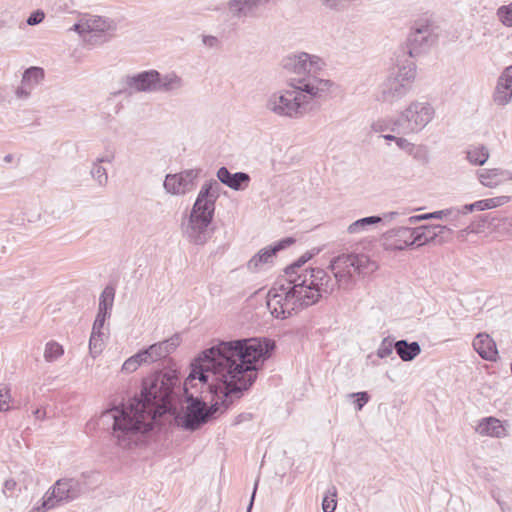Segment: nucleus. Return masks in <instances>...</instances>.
<instances>
[{
  "instance_id": "obj_1",
  "label": "nucleus",
  "mask_w": 512,
  "mask_h": 512,
  "mask_svg": "<svg viewBox=\"0 0 512 512\" xmlns=\"http://www.w3.org/2000/svg\"><path fill=\"white\" fill-rule=\"evenodd\" d=\"M274 346L265 338H243L219 341L204 350L191 363L184 382L187 405L183 412L177 411L180 380L174 372H156L144 379L139 397L104 414L113 418L115 444L132 449L172 420L186 431L198 430L252 386Z\"/></svg>"
},
{
  "instance_id": "obj_2",
  "label": "nucleus",
  "mask_w": 512,
  "mask_h": 512,
  "mask_svg": "<svg viewBox=\"0 0 512 512\" xmlns=\"http://www.w3.org/2000/svg\"><path fill=\"white\" fill-rule=\"evenodd\" d=\"M323 293L310 271L293 279H280L270 288L267 308L277 319H287L298 311L319 302Z\"/></svg>"
},
{
  "instance_id": "obj_3",
  "label": "nucleus",
  "mask_w": 512,
  "mask_h": 512,
  "mask_svg": "<svg viewBox=\"0 0 512 512\" xmlns=\"http://www.w3.org/2000/svg\"><path fill=\"white\" fill-rule=\"evenodd\" d=\"M334 85L332 81L289 80V89L274 92L266 100V109L280 117L298 119L306 114L307 105L314 100H325Z\"/></svg>"
},
{
  "instance_id": "obj_4",
  "label": "nucleus",
  "mask_w": 512,
  "mask_h": 512,
  "mask_svg": "<svg viewBox=\"0 0 512 512\" xmlns=\"http://www.w3.org/2000/svg\"><path fill=\"white\" fill-rule=\"evenodd\" d=\"M328 269L333 277L322 268L310 271L323 295H330L337 288L351 290L355 285L354 274L366 276L374 272L377 265L365 254L344 253L333 257Z\"/></svg>"
},
{
  "instance_id": "obj_5",
  "label": "nucleus",
  "mask_w": 512,
  "mask_h": 512,
  "mask_svg": "<svg viewBox=\"0 0 512 512\" xmlns=\"http://www.w3.org/2000/svg\"><path fill=\"white\" fill-rule=\"evenodd\" d=\"M220 190V183L215 179H210L201 186L184 227V234L190 242L203 245L211 237L210 225L214 218Z\"/></svg>"
},
{
  "instance_id": "obj_6",
  "label": "nucleus",
  "mask_w": 512,
  "mask_h": 512,
  "mask_svg": "<svg viewBox=\"0 0 512 512\" xmlns=\"http://www.w3.org/2000/svg\"><path fill=\"white\" fill-rule=\"evenodd\" d=\"M324 65L325 63L320 57L306 52L291 54L282 60V67L294 74L289 80L313 78L318 81H330L319 76Z\"/></svg>"
},
{
  "instance_id": "obj_7",
  "label": "nucleus",
  "mask_w": 512,
  "mask_h": 512,
  "mask_svg": "<svg viewBox=\"0 0 512 512\" xmlns=\"http://www.w3.org/2000/svg\"><path fill=\"white\" fill-rule=\"evenodd\" d=\"M415 77L416 67L413 62L399 67L397 73L383 84V100L394 103L402 99L411 90Z\"/></svg>"
},
{
  "instance_id": "obj_8",
  "label": "nucleus",
  "mask_w": 512,
  "mask_h": 512,
  "mask_svg": "<svg viewBox=\"0 0 512 512\" xmlns=\"http://www.w3.org/2000/svg\"><path fill=\"white\" fill-rule=\"evenodd\" d=\"M435 110L428 102L413 101L401 112V125L405 124L408 131L418 133L434 118Z\"/></svg>"
},
{
  "instance_id": "obj_9",
  "label": "nucleus",
  "mask_w": 512,
  "mask_h": 512,
  "mask_svg": "<svg viewBox=\"0 0 512 512\" xmlns=\"http://www.w3.org/2000/svg\"><path fill=\"white\" fill-rule=\"evenodd\" d=\"M56 506L78 499L82 494V483L72 477L58 479L46 492Z\"/></svg>"
},
{
  "instance_id": "obj_10",
  "label": "nucleus",
  "mask_w": 512,
  "mask_h": 512,
  "mask_svg": "<svg viewBox=\"0 0 512 512\" xmlns=\"http://www.w3.org/2000/svg\"><path fill=\"white\" fill-rule=\"evenodd\" d=\"M200 169H187L176 174H167L163 183L167 193L185 195L195 189Z\"/></svg>"
},
{
  "instance_id": "obj_11",
  "label": "nucleus",
  "mask_w": 512,
  "mask_h": 512,
  "mask_svg": "<svg viewBox=\"0 0 512 512\" xmlns=\"http://www.w3.org/2000/svg\"><path fill=\"white\" fill-rule=\"evenodd\" d=\"M434 42L429 25L415 27L407 38V53L415 57L425 52Z\"/></svg>"
},
{
  "instance_id": "obj_12",
  "label": "nucleus",
  "mask_w": 512,
  "mask_h": 512,
  "mask_svg": "<svg viewBox=\"0 0 512 512\" xmlns=\"http://www.w3.org/2000/svg\"><path fill=\"white\" fill-rule=\"evenodd\" d=\"M295 242L293 237H286L276 242L274 245L261 249L256 255H254L248 262L247 267L252 272H257L264 264L273 262V258L276 254L292 245Z\"/></svg>"
},
{
  "instance_id": "obj_13",
  "label": "nucleus",
  "mask_w": 512,
  "mask_h": 512,
  "mask_svg": "<svg viewBox=\"0 0 512 512\" xmlns=\"http://www.w3.org/2000/svg\"><path fill=\"white\" fill-rule=\"evenodd\" d=\"M159 79L157 70L142 71L125 77V84L136 92H156V82Z\"/></svg>"
},
{
  "instance_id": "obj_14",
  "label": "nucleus",
  "mask_w": 512,
  "mask_h": 512,
  "mask_svg": "<svg viewBox=\"0 0 512 512\" xmlns=\"http://www.w3.org/2000/svg\"><path fill=\"white\" fill-rule=\"evenodd\" d=\"M179 344L180 336L175 334L167 340L150 345L147 349L142 350V352L148 363L155 362L175 351Z\"/></svg>"
},
{
  "instance_id": "obj_15",
  "label": "nucleus",
  "mask_w": 512,
  "mask_h": 512,
  "mask_svg": "<svg viewBox=\"0 0 512 512\" xmlns=\"http://www.w3.org/2000/svg\"><path fill=\"white\" fill-rule=\"evenodd\" d=\"M216 176L220 183L235 191H244L246 188H248L251 182V177L248 173H231L225 166H222L218 169Z\"/></svg>"
},
{
  "instance_id": "obj_16",
  "label": "nucleus",
  "mask_w": 512,
  "mask_h": 512,
  "mask_svg": "<svg viewBox=\"0 0 512 512\" xmlns=\"http://www.w3.org/2000/svg\"><path fill=\"white\" fill-rule=\"evenodd\" d=\"M410 227L402 226L391 229L384 234L385 247L387 250H404L413 246L410 244L411 236Z\"/></svg>"
},
{
  "instance_id": "obj_17",
  "label": "nucleus",
  "mask_w": 512,
  "mask_h": 512,
  "mask_svg": "<svg viewBox=\"0 0 512 512\" xmlns=\"http://www.w3.org/2000/svg\"><path fill=\"white\" fill-rule=\"evenodd\" d=\"M473 347L479 356L488 361H495L498 351L494 340L486 333H479L473 340Z\"/></svg>"
},
{
  "instance_id": "obj_18",
  "label": "nucleus",
  "mask_w": 512,
  "mask_h": 512,
  "mask_svg": "<svg viewBox=\"0 0 512 512\" xmlns=\"http://www.w3.org/2000/svg\"><path fill=\"white\" fill-rule=\"evenodd\" d=\"M85 21L87 33L89 34L88 42L91 44L103 42V32L110 27L107 20L100 16H89L85 18Z\"/></svg>"
},
{
  "instance_id": "obj_19",
  "label": "nucleus",
  "mask_w": 512,
  "mask_h": 512,
  "mask_svg": "<svg viewBox=\"0 0 512 512\" xmlns=\"http://www.w3.org/2000/svg\"><path fill=\"white\" fill-rule=\"evenodd\" d=\"M476 432L483 436L495 438H503L507 435L501 421L492 416L481 419L476 427Z\"/></svg>"
},
{
  "instance_id": "obj_20",
  "label": "nucleus",
  "mask_w": 512,
  "mask_h": 512,
  "mask_svg": "<svg viewBox=\"0 0 512 512\" xmlns=\"http://www.w3.org/2000/svg\"><path fill=\"white\" fill-rule=\"evenodd\" d=\"M477 175L480 183L489 188H494L503 181L512 179V174L502 169H481Z\"/></svg>"
},
{
  "instance_id": "obj_21",
  "label": "nucleus",
  "mask_w": 512,
  "mask_h": 512,
  "mask_svg": "<svg viewBox=\"0 0 512 512\" xmlns=\"http://www.w3.org/2000/svg\"><path fill=\"white\" fill-rule=\"evenodd\" d=\"M394 350L404 362L413 361L422 351L418 342H408L404 339L394 342Z\"/></svg>"
},
{
  "instance_id": "obj_22",
  "label": "nucleus",
  "mask_w": 512,
  "mask_h": 512,
  "mask_svg": "<svg viewBox=\"0 0 512 512\" xmlns=\"http://www.w3.org/2000/svg\"><path fill=\"white\" fill-rule=\"evenodd\" d=\"M512 98V81L501 74L493 94L494 102L499 106L507 105Z\"/></svg>"
},
{
  "instance_id": "obj_23",
  "label": "nucleus",
  "mask_w": 512,
  "mask_h": 512,
  "mask_svg": "<svg viewBox=\"0 0 512 512\" xmlns=\"http://www.w3.org/2000/svg\"><path fill=\"white\" fill-rule=\"evenodd\" d=\"M266 0H230L228 3L229 11L234 17L251 16L253 10Z\"/></svg>"
},
{
  "instance_id": "obj_24",
  "label": "nucleus",
  "mask_w": 512,
  "mask_h": 512,
  "mask_svg": "<svg viewBox=\"0 0 512 512\" xmlns=\"http://www.w3.org/2000/svg\"><path fill=\"white\" fill-rule=\"evenodd\" d=\"M183 86L182 79L175 73L162 75L159 73V79L156 82V92H171L180 89Z\"/></svg>"
},
{
  "instance_id": "obj_25",
  "label": "nucleus",
  "mask_w": 512,
  "mask_h": 512,
  "mask_svg": "<svg viewBox=\"0 0 512 512\" xmlns=\"http://www.w3.org/2000/svg\"><path fill=\"white\" fill-rule=\"evenodd\" d=\"M401 126V120L393 119L389 117L378 118L371 123V130L376 133H381L385 131L391 132H399V127Z\"/></svg>"
},
{
  "instance_id": "obj_26",
  "label": "nucleus",
  "mask_w": 512,
  "mask_h": 512,
  "mask_svg": "<svg viewBox=\"0 0 512 512\" xmlns=\"http://www.w3.org/2000/svg\"><path fill=\"white\" fill-rule=\"evenodd\" d=\"M382 221L383 218L378 215L364 217L351 223L347 228V232L350 234H357L368 230L370 226L376 225Z\"/></svg>"
},
{
  "instance_id": "obj_27",
  "label": "nucleus",
  "mask_w": 512,
  "mask_h": 512,
  "mask_svg": "<svg viewBox=\"0 0 512 512\" xmlns=\"http://www.w3.org/2000/svg\"><path fill=\"white\" fill-rule=\"evenodd\" d=\"M467 160L477 166H482L489 159V150L484 145L473 146L466 152Z\"/></svg>"
},
{
  "instance_id": "obj_28",
  "label": "nucleus",
  "mask_w": 512,
  "mask_h": 512,
  "mask_svg": "<svg viewBox=\"0 0 512 512\" xmlns=\"http://www.w3.org/2000/svg\"><path fill=\"white\" fill-rule=\"evenodd\" d=\"M312 255L310 253H305L300 258H298L295 262L285 268V276L287 279H293L295 276L303 275L314 268L303 269L302 266L310 260Z\"/></svg>"
},
{
  "instance_id": "obj_29",
  "label": "nucleus",
  "mask_w": 512,
  "mask_h": 512,
  "mask_svg": "<svg viewBox=\"0 0 512 512\" xmlns=\"http://www.w3.org/2000/svg\"><path fill=\"white\" fill-rule=\"evenodd\" d=\"M44 79V70L40 67L32 66L26 69L22 76V84L33 89Z\"/></svg>"
},
{
  "instance_id": "obj_30",
  "label": "nucleus",
  "mask_w": 512,
  "mask_h": 512,
  "mask_svg": "<svg viewBox=\"0 0 512 512\" xmlns=\"http://www.w3.org/2000/svg\"><path fill=\"white\" fill-rule=\"evenodd\" d=\"M114 297V288L111 286H107L100 295L98 313L110 316V311L113 307Z\"/></svg>"
},
{
  "instance_id": "obj_31",
  "label": "nucleus",
  "mask_w": 512,
  "mask_h": 512,
  "mask_svg": "<svg viewBox=\"0 0 512 512\" xmlns=\"http://www.w3.org/2000/svg\"><path fill=\"white\" fill-rule=\"evenodd\" d=\"M64 353L62 345L55 341H50L46 344L44 351V358L47 362H53L57 360Z\"/></svg>"
},
{
  "instance_id": "obj_32",
  "label": "nucleus",
  "mask_w": 512,
  "mask_h": 512,
  "mask_svg": "<svg viewBox=\"0 0 512 512\" xmlns=\"http://www.w3.org/2000/svg\"><path fill=\"white\" fill-rule=\"evenodd\" d=\"M141 363H148L142 351L127 359L122 365V370L128 373L134 372Z\"/></svg>"
},
{
  "instance_id": "obj_33",
  "label": "nucleus",
  "mask_w": 512,
  "mask_h": 512,
  "mask_svg": "<svg viewBox=\"0 0 512 512\" xmlns=\"http://www.w3.org/2000/svg\"><path fill=\"white\" fill-rule=\"evenodd\" d=\"M408 154L418 162L425 164L429 161V150L425 145L412 144Z\"/></svg>"
},
{
  "instance_id": "obj_34",
  "label": "nucleus",
  "mask_w": 512,
  "mask_h": 512,
  "mask_svg": "<svg viewBox=\"0 0 512 512\" xmlns=\"http://www.w3.org/2000/svg\"><path fill=\"white\" fill-rule=\"evenodd\" d=\"M103 336V333L91 332L89 339V350L92 357H96L102 352L104 346Z\"/></svg>"
},
{
  "instance_id": "obj_35",
  "label": "nucleus",
  "mask_w": 512,
  "mask_h": 512,
  "mask_svg": "<svg viewBox=\"0 0 512 512\" xmlns=\"http://www.w3.org/2000/svg\"><path fill=\"white\" fill-rule=\"evenodd\" d=\"M90 174L94 180L97 181L100 187H105L108 183V174L104 167L98 165V163H93Z\"/></svg>"
},
{
  "instance_id": "obj_36",
  "label": "nucleus",
  "mask_w": 512,
  "mask_h": 512,
  "mask_svg": "<svg viewBox=\"0 0 512 512\" xmlns=\"http://www.w3.org/2000/svg\"><path fill=\"white\" fill-rule=\"evenodd\" d=\"M337 495V490L335 486H332L328 490V495L324 496L322 500V509L323 512H334L337 506V501L335 499Z\"/></svg>"
},
{
  "instance_id": "obj_37",
  "label": "nucleus",
  "mask_w": 512,
  "mask_h": 512,
  "mask_svg": "<svg viewBox=\"0 0 512 512\" xmlns=\"http://www.w3.org/2000/svg\"><path fill=\"white\" fill-rule=\"evenodd\" d=\"M500 21L508 27H512V3L507 6H501L497 10Z\"/></svg>"
},
{
  "instance_id": "obj_38",
  "label": "nucleus",
  "mask_w": 512,
  "mask_h": 512,
  "mask_svg": "<svg viewBox=\"0 0 512 512\" xmlns=\"http://www.w3.org/2000/svg\"><path fill=\"white\" fill-rule=\"evenodd\" d=\"M394 343L389 337L384 338L377 350V356L381 359L386 358L392 354Z\"/></svg>"
},
{
  "instance_id": "obj_39",
  "label": "nucleus",
  "mask_w": 512,
  "mask_h": 512,
  "mask_svg": "<svg viewBox=\"0 0 512 512\" xmlns=\"http://www.w3.org/2000/svg\"><path fill=\"white\" fill-rule=\"evenodd\" d=\"M421 227L423 229V235H424L423 239L426 241V244L429 242H432V241H436L437 243H439L438 234H437V232H439V230H436L439 228L436 227V225H423Z\"/></svg>"
},
{
  "instance_id": "obj_40",
  "label": "nucleus",
  "mask_w": 512,
  "mask_h": 512,
  "mask_svg": "<svg viewBox=\"0 0 512 512\" xmlns=\"http://www.w3.org/2000/svg\"><path fill=\"white\" fill-rule=\"evenodd\" d=\"M54 507H56L55 503L50 498V496L47 493H45L43 498H42L41 504L38 505V506L33 507L30 512H45V511L50 510V509H52Z\"/></svg>"
},
{
  "instance_id": "obj_41",
  "label": "nucleus",
  "mask_w": 512,
  "mask_h": 512,
  "mask_svg": "<svg viewBox=\"0 0 512 512\" xmlns=\"http://www.w3.org/2000/svg\"><path fill=\"white\" fill-rule=\"evenodd\" d=\"M410 232L413 234L411 236L410 244L416 245V246H422L426 244V241L423 239V229L421 226L416 228H410Z\"/></svg>"
},
{
  "instance_id": "obj_42",
  "label": "nucleus",
  "mask_w": 512,
  "mask_h": 512,
  "mask_svg": "<svg viewBox=\"0 0 512 512\" xmlns=\"http://www.w3.org/2000/svg\"><path fill=\"white\" fill-rule=\"evenodd\" d=\"M349 397L355 398L354 403H355L357 410H361L364 407V405L367 404V402L369 401V398H370L369 394L365 391L351 393V394H349Z\"/></svg>"
},
{
  "instance_id": "obj_43",
  "label": "nucleus",
  "mask_w": 512,
  "mask_h": 512,
  "mask_svg": "<svg viewBox=\"0 0 512 512\" xmlns=\"http://www.w3.org/2000/svg\"><path fill=\"white\" fill-rule=\"evenodd\" d=\"M10 400V389L7 385L0 386V411L9 409L8 401Z\"/></svg>"
},
{
  "instance_id": "obj_44",
  "label": "nucleus",
  "mask_w": 512,
  "mask_h": 512,
  "mask_svg": "<svg viewBox=\"0 0 512 512\" xmlns=\"http://www.w3.org/2000/svg\"><path fill=\"white\" fill-rule=\"evenodd\" d=\"M455 212H457V211L450 208V209H444V210L435 211V212H432V213H426V214H423V217L425 218V220H429V219H442L443 217H450L452 219V215Z\"/></svg>"
},
{
  "instance_id": "obj_45",
  "label": "nucleus",
  "mask_w": 512,
  "mask_h": 512,
  "mask_svg": "<svg viewBox=\"0 0 512 512\" xmlns=\"http://www.w3.org/2000/svg\"><path fill=\"white\" fill-rule=\"evenodd\" d=\"M509 199L510 198L508 196H499V197L483 199V200H484V204H485V209L487 210V209H492V208L504 205L509 201Z\"/></svg>"
},
{
  "instance_id": "obj_46",
  "label": "nucleus",
  "mask_w": 512,
  "mask_h": 512,
  "mask_svg": "<svg viewBox=\"0 0 512 512\" xmlns=\"http://www.w3.org/2000/svg\"><path fill=\"white\" fill-rule=\"evenodd\" d=\"M45 18V13L38 9L34 12H32L27 20H26V23L29 25V26H35V25H38L40 24Z\"/></svg>"
},
{
  "instance_id": "obj_47",
  "label": "nucleus",
  "mask_w": 512,
  "mask_h": 512,
  "mask_svg": "<svg viewBox=\"0 0 512 512\" xmlns=\"http://www.w3.org/2000/svg\"><path fill=\"white\" fill-rule=\"evenodd\" d=\"M70 30L77 32L79 35L83 37L85 41L88 42L89 34L87 33L85 18L81 19L80 22L74 24Z\"/></svg>"
},
{
  "instance_id": "obj_48",
  "label": "nucleus",
  "mask_w": 512,
  "mask_h": 512,
  "mask_svg": "<svg viewBox=\"0 0 512 512\" xmlns=\"http://www.w3.org/2000/svg\"><path fill=\"white\" fill-rule=\"evenodd\" d=\"M436 227L441 228L438 229L439 232H437L439 244L448 241L453 232V229L447 225H436Z\"/></svg>"
},
{
  "instance_id": "obj_49",
  "label": "nucleus",
  "mask_w": 512,
  "mask_h": 512,
  "mask_svg": "<svg viewBox=\"0 0 512 512\" xmlns=\"http://www.w3.org/2000/svg\"><path fill=\"white\" fill-rule=\"evenodd\" d=\"M109 317L106 314L97 313L96 319L93 323L92 332L94 333H103L102 329L105 323L106 318Z\"/></svg>"
},
{
  "instance_id": "obj_50",
  "label": "nucleus",
  "mask_w": 512,
  "mask_h": 512,
  "mask_svg": "<svg viewBox=\"0 0 512 512\" xmlns=\"http://www.w3.org/2000/svg\"><path fill=\"white\" fill-rule=\"evenodd\" d=\"M454 210L458 211L455 212L453 215H452V221H457L459 219L460 216L462 215H466L468 213H471L474 211V207H473V203L471 204H465L463 205L461 208H453Z\"/></svg>"
},
{
  "instance_id": "obj_51",
  "label": "nucleus",
  "mask_w": 512,
  "mask_h": 512,
  "mask_svg": "<svg viewBox=\"0 0 512 512\" xmlns=\"http://www.w3.org/2000/svg\"><path fill=\"white\" fill-rule=\"evenodd\" d=\"M31 90L27 85L21 83V86L16 90V96L21 99H27L30 96Z\"/></svg>"
},
{
  "instance_id": "obj_52",
  "label": "nucleus",
  "mask_w": 512,
  "mask_h": 512,
  "mask_svg": "<svg viewBox=\"0 0 512 512\" xmlns=\"http://www.w3.org/2000/svg\"><path fill=\"white\" fill-rule=\"evenodd\" d=\"M395 143L401 150L405 151L406 153L409 152V150L413 144V143L409 142L406 138H403V137H398L397 141Z\"/></svg>"
},
{
  "instance_id": "obj_53",
  "label": "nucleus",
  "mask_w": 512,
  "mask_h": 512,
  "mask_svg": "<svg viewBox=\"0 0 512 512\" xmlns=\"http://www.w3.org/2000/svg\"><path fill=\"white\" fill-rule=\"evenodd\" d=\"M252 419V415L250 413H242V414H239L236 418H235V421H234V424H239L243 421H249Z\"/></svg>"
},
{
  "instance_id": "obj_54",
  "label": "nucleus",
  "mask_w": 512,
  "mask_h": 512,
  "mask_svg": "<svg viewBox=\"0 0 512 512\" xmlns=\"http://www.w3.org/2000/svg\"><path fill=\"white\" fill-rule=\"evenodd\" d=\"M16 487V482L13 479H8L4 482L3 493L6 491H13Z\"/></svg>"
},
{
  "instance_id": "obj_55",
  "label": "nucleus",
  "mask_w": 512,
  "mask_h": 512,
  "mask_svg": "<svg viewBox=\"0 0 512 512\" xmlns=\"http://www.w3.org/2000/svg\"><path fill=\"white\" fill-rule=\"evenodd\" d=\"M218 42L217 38L214 36H203V43L206 46L213 47Z\"/></svg>"
},
{
  "instance_id": "obj_56",
  "label": "nucleus",
  "mask_w": 512,
  "mask_h": 512,
  "mask_svg": "<svg viewBox=\"0 0 512 512\" xmlns=\"http://www.w3.org/2000/svg\"><path fill=\"white\" fill-rule=\"evenodd\" d=\"M258 482H259V480L257 479L255 481V484H254V489H253V492H252V495H251V499H250L249 505L247 507V512H250L252 507H253V503H254L257 487H258Z\"/></svg>"
},
{
  "instance_id": "obj_57",
  "label": "nucleus",
  "mask_w": 512,
  "mask_h": 512,
  "mask_svg": "<svg viewBox=\"0 0 512 512\" xmlns=\"http://www.w3.org/2000/svg\"><path fill=\"white\" fill-rule=\"evenodd\" d=\"M422 220H425V218L423 217V214L411 216V217H409L407 219L409 224H415V223L420 222Z\"/></svg>"
},
{
  "instance_id": "obj_58",
  "label": "nucleus",
  "mask_w": 512,
  "mask_h": 512,
  "mask_svg": "<svg viewBox=\"0 0 512 512\" xmlns=\"http://www.w3.org/2000/svg\"><path fill=\"white\" fill-rule=\"evenodd\" d=\"M473 207H474V210H477V211H484V210H486L485 209L484 200H479V201L474 202L473 203Z\"/></svg>"
},
{
  "instance_id": "obj_59",
  "label": "nucleus",
  "mask_w": 512,
  "mask_h": 512,
  "mask_svg": "<svg viewBox=\"0 0 512 512\" xmlns=\"http://www.w3.org/2000/svg\"><path fill=\"white\" fill-rule=\"evenodd\" d=\"M398 215H399L398 212L393 211V212L384 213L383 216H381V217L383 218V220L391 221Z\"/></svg>"
},
{
  "instance_id": "obj_60",
  "label": "nucleus",
  "mask_w": 512,
  "mask_h": 512,
  "mask_svg": "<svg viewBox=\"0 0 512 512\" xmlns=\"http://www.w3.org/2000/svg\"><path fill=\"white\" fill-rule=\"evenodd\" d=\"M33 414L37 419H43L45 417L46 412L41 408H37L36 410L33 411Z\"/></svg>"
},
{
  "instance_id": "obj_61",
  "label": "nucleus",
  "mask_w": 512,
  "mask_h": 512,
  "mask_svg": "<svg viewBox=\"0 0 512 512\" xmlns=\"http://www.w3.org/2000/svg\"><path fill=\"white\" fill-rule=\"evenodd\" d=\"M113 157H98L93 163H98V165H101V163L108 162L110 163L112 161Z\"/></svg>"
},
{
  "instance_id": "obj_62",
  "label": "nucleus",
  "mask_w": 512,
  "mask_h": 512,
  "mask_svg": "<svg viewBox=\"0 0 512 512\" xmlns=\"http://www.w3.org/2000/svg\"><path fill=\"white\" fill-rule=\"evenodd\" d=\"M502 75H504L505 77H507L508 79H510L512 81V66L507 67L504 70V72L502 73Z\"/></svg>"
},
{
  "instance_id": "obj_63",
  "label": "nucleus",
  "mask_w": 512,
  "mask_h": 512,
  "mask_svg": "<svg viewBox=\"0 0 512 512\" xmlns=\"http://www.w3.org/2000/svg\"><path fill=\"white\" fill-rule=\"evenodd\" d=\"M382 137L385 139V140H388V141H394L396 142L397 141V138L396 136L392 135V134H385V135H382Z\"/></svg>"
},
{
  "instance_id": "obj_64",
  "label": "nucleus",
  "mask_w": 512,
  "mask_h": 512,
  "mask_svg": "<svg viewBox=\"0 0 512 512\" xmlns=\"http://www.w3.org/2000/svg\"><path fill=\"white\" fill-rule=\"evenodd\" d=\"M4 160H5L6 162H10V161L12 160V155H10V154L6 155V156L4 157Z\"/></svg>"
}]
</instances>
